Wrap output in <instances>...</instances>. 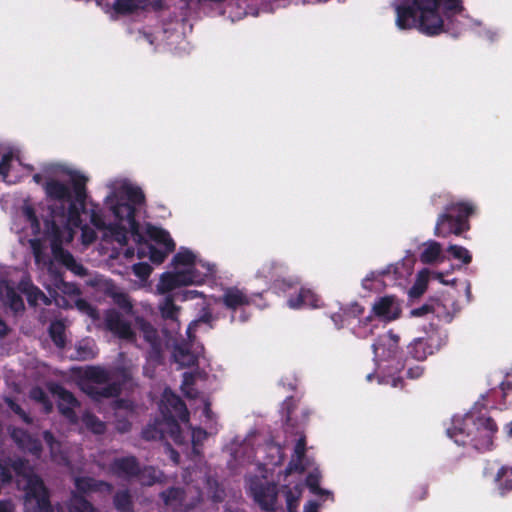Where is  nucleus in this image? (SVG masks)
Segmentation results:
<instances>
[{
  "mask_svg": "<svg viewBox=\"0 0 512 512\" xmlns=\"http://www.w3.org/2000/svg\"><path fill=\"white\" fill-rule=\"evenodd\" d=\"M462 10V0H411V4L396 7V24L400 29L417 27L423 34L435 36L445 31L440 11L450 18Z\"/></svg>",
  "mask_w": 512,
  "mask_h": 512,
  "instance_id": "f257e3e1",
  "label": "nucleus"
},
{
  "mask_svg": "<svg viewBox=\"0 0 512 512\" xmlns=\"http://www.w3.org/2000/svg\"><path fill=\"white\" fill-rule=\"evenodd\" d=\"M71 186L74 193L67 204L49 205L48 215L44 219L45 233H52L56 227L61 235L69 234L71 237V227L79 228L82 225L81 213L85 212L88 178L77 172L70 173Z\"/></svg>",
  "mask_w": 512,
  "mask_h": 512,
  "instance_id": "f03ea898",
  "label": "nucleus"
},
{
  "mask_svg": "<svg viewBox=\"0 0 512 512\" xmlns=\"http://www.w3.org/2000/svg\"><path fill=\"white\" fill-rule=\"evenodd\" d=\"M498 432V426L490 416L467 414L463 418L453 420L447 434L461 446L470 445L478 451H488L493 447V439Z\"/></svg>",
  "mask_w": 512,
  "mask_h": 512,
  "instance_id": "7ed1b4c3",
  "label": "nucleus"
},
{
  "mask_svg": "<svg viewBox=\"0 0 512 512\" xmlns=\"http://www.w3.org/2000/svg\"><path fill=\"white\" fill-rule=\"evenodd\" d=\"M10 468L26 480L24 505L27 512H53L49 491L42 478L35 474L26 459L12 460Z\"/></svg>",
  "mask_w": 512,
  "mask_h": 512,
  "instance_id": "20e7f679",
  "label": "nucleus"
},
{
  "mask_svg": "<svg viewBox=\"0 0 512 512\" xmlns=\"http://www.w3.org/2000/svg\"><path fill=\"white\" fill-rule=\"evenodd\" d=\"M476 209L477 207L472 201H451L438 215L434 235L440 238H447L451 235L462 236L470 230V217L476 213Z\"/></svg>",
  "mask_w": 512,
  "mask_h": 512,
  "instance_id": "39448f33",
  "label": "nucleus"
},
{
  "mask_svg": "<svg viewBox=\"0 0 512 512\" xmlns=\"http://www.w3.org/2000/svg\"><path fill=\"white\" fill-rule=\"evenodd\" d=\"M144 202L145 195L138 186H125L117 194L106 199V204L109 205L115 219L127 222L134 241L143 239L139 222L136 220V206H140Z\"/></svg>",
  "mask_w": 512,
  "mask_h": 512,
  "instance_id": "423d86ee",
  "label": "nucleus"
},
{
  "mask_svg": "<svg viewBox=\"0 0 512 512\" xmlns=\"http://www.w3.org/2000/svg\"><path fill=\"white\" fill-rule=\"evenodd\" d=\"M283 406L285 410V431L299 436L294 447V455L298 461H302L306 453V436L303 429L308 422L310 411L307 408L300 407L298 401L292 396L284 401Z\"/></svg>",
  "mask_w": 512,
  "mask_h": 512,
  "instance_id": "0eeeda50",
  "label": "nucleus"
},
{
  "mask_svg": "<svg viewBox=\"0 0 512 512\" xmlns=\"http://www.w3.org/2000/svg\"><path fill=\"white\" fill-rule=\"evenodd\" d=\"M425 336L415 338L407 346V353L417 361H424L434 355L447 343V333L434 323L424 327Z\"/></svg>",
  "mask_w": 512,
  "mask_h": 512,
  "instance_id": "6e6552de",
  "label": "nucleus"
},
{
  "mask_svg": "<svg viewBox=\"0 0 512 512\" xmlns=\"http://www.w3.org/2000/svg\"><path fill=\"white\" fill-rule=\"evenodd\" d=\"M84 377L90 383L85 384L83 390L96 401L104 398L117 397L121 392V387L118 383H108L111 375L109 371L103 367H87L84 371Z\"/></svg>",
  "mask_w": 512,
  "mask_h": 512,
  "instance_id": "1a4fd4ad",
  "label": "nucleus"
},
{
  "mask_svg": "<svg viewBox=\"0 0 512 512\" xmlns=\"http://www.w3.org/2000/svg\"><path fill=\"white\" fill-rule=\"evenodd\" d=\"M160 411L171 436L175 438L181 432L179 421L186 423L190 418L186 403L180 396L167 388L162 395Z\"/></svg>",
  "mask_w": 512,
  "mask_h": 512,
  "instance_id": "9d476101",
  "label": "nucleus"
},
{
  "mask_svg": "<svg viewBox=\"0 0 512 512\" xmlns=\"http://www.w3.org/2000/svg\"><path fill=\"white\" fill-rule=\"evenodd\" d=\"M401 306L399 300L394 295H385L376 299L372 306V314L365 317L363 321H360L358 328L354 330L357 337L365 338L373 333V329L369 328L367 331L365 328L373 321L374 317H377L385 322H391L400 317Z\"/></svg>",
  "mask_w": 512,
  "mask_h": 512,
  "instance_id": "9b49d317",
  "label": "nucleus"
},
{
  "mask_svg": "<svg viewBox=\"0 0 512 512\" xmlns=\"http://www.w3.org/2000/svg\"><path fill=\"white\" fill-rule=\"evenodd\" d=\"M47 388L53 396L57 397L59 413L69 422L76 424L78 422V416L75 409L80 406V402L74 394L63 385L56 382L48 383Z\"/></svg>",
  "mask_w": 512,
  "mask_h": 512,
  "instance_id": "f8f14e48",
  "label": "nucleus"
},
{
  "mask_svg": "<svg viewBox=\"0 0 512 512\" xmlns=\"http://www.w3.org/2000/svg\"><path fill=\"white\" fill-rule=\"evenodd\" d=\"M137 324L143 339L149 344L147 360L155 365L162 364L164 360V350L158 330L145 319H138Z\"/></svg>",
  "mask_w": 512,
  "mask_h": 512,
  "instance_id": "ddd939ff",
  "label": "nucleus"
},
{
  "mask_svg": "<svg viewBox=\"0 0 512 512\" xmlns=\"http://www.w3.org/2000/svg\"><path fill=\"white\" fill-rule=\"evenodd\" d=\"M202 280V277L199 274H196L194 269L165 272L160 277L158 289L162 293H168L177 287L199 284Z\"/></svg>",
  "mask_w": 512,
  "mask_h": 512,
  "instance_id": "4468645a",
  "label": "nucleus"
},
{
  "mask_svg": "<svg viewBox=\"0 0 512 512\" xmlns=\"http://www.w3.org/2000/svg\"><path fill=\"white\" fill-rule=\"evenodd\" d=\"M375 359L393 360L399 357L401 352L400 337L392 330L379 336L372 344Z\"/></svg>",
  "mask_w": 512,
  "mask_h": 512,
  "instance_id": "2eb2a0df",
  "label": "nucleus"
},
{
  "mask_svg": "<svg viewBox=\"0 0 512 512\" xmlns=\"http://www.w3.org/2000/svg\"><path fill=\"white\" fill-rule=\"evenodd\" d=\"M251 494L255 502L265 511L275 510L277 501V487L274 483H263L259 480L250 485Z\"/></svg>",
  "mask_w": 512,
  "mask_h": 512,
  "instance_id": "dca6fc26",
  "label": "nucleus"
},
{
  "mask_svg": "<svg viewBox=\"0 0 512 512\" xmlns=\"http://www.w3.org/2000/svg\"><path fill=\"white\" fill-rule=\"evenodd\" d=\"M257 297L260 298L261 294L253 293L248 295L243 289L232 286L224 289L218 302L222 303L226 309L234 312L241 307L255 304V298Z\"/></svg>",
  "mask_w": 512,
  "mask_h": 512,
  "instance_id": "f3484780",
  "label": "nucleus"
},
{
  "mask_svg": "<svg viewBox=\"0 0 512 512\" xmlns=\"http://www.w3.org/2000/svg\"><path fill=\"white\" fill-rule=\"evenodd\" d=\"M104 321L107 330L118 338L130 341L135 339V333L132 330L131 324L125 320L117 310H108L105 314Z\"/></svg>",
  "mask_w": 512,
  "mask_h": 512,
  "instance_id": "a211bd4d",
  "label": "nucleus"
},
{
  "mask_svg": "<svg viewBox=\"0 0 512 512\" xmlns=\"http://www.w3.org/2000/svg\"><path fill=\"white\" fill-rule=\"evenodd\" d=\"M43 190L47 200L53 202L50 205L67 204L74 198L73 189L71 190L67 184L58 179L50 178L46 180L43 184Z\"/></svg>",
  "mask_w": 512,
  "mask_h": 512,
  "instance_id": "6ab92c4d",
  "label": "nucleus"
},
{
  "mask_svg": "<svg viewBox=\"0 0 512 512\" xmlns=\"http://www.w3.org/2000/svg\"><path fill=\"white\" fill-rule=\"evenodd\" d=\"M10 437L19 449L39 458L42 454L43 447L39 438L31 435L23 428L14 427L10 431Z\"/></svg>",
  "mask_w": 512,
  "mask_h": 512,
  "instance_id": "aec40b11",
  "label": "nucleus"
},
{
  "mask_svg": "<svg viewBox=\"0 0 512 512\" xmlns=\"http://www.w3.org/2000/svg\"><path fill=\"white\" fill-rule=\"evenodd\" d=\"M140 463L133 455L114 458L110 463V472L118 478L135 479L139 474Z\"/></svg>",
  "mask_w": 512,
  "mask_h": 512,
  "instance_id": "412c9836",
  "label": "nucleus"
},
{
  "mask_svg": "<svg viewBox=\"0 0 512 512\" xmlns=\"http://www.w3.org/2000/svg\"><path fill=\"white\" fill-rule=\"evenodd\" d=\"M50 240V247L54 258L63 264L66 268L74 264V256L63 248V239L65 235H61L59 230L54 227L52 233H45Z\"/></svg>",
  "mask_w": 512,
  "mask_h": 512,
  "instance_id": "4be33fe9",
  "label": "nucleus"
},
{
  "mask_svg": "<svg viewBox=\"0 0 512 512\" xmlns=\"http://www.w3.org/2000/svg\"><path fill=\"white\" fill-rule=\"evenodd\" d=\"M76 489L83 494L91 492H106L111 493L113 485L104 480H98L89 476L77 477L75 479Z\"/></svg>",
  "mask_w": 512,
  "mask_h": 512,
  "instance_id": "5701e85b",
  "label": "nucleus"
},
{
  "mask_svg": "<svg viewBox=\"0 0 512 512\" xmlns=\"http://www.w3.org/2000/svg\"><path fill=\"white\" fill-rule=\"evenodd\" d=\"M320 297L309 288H301L297 295L288 299V306L292 309L302 307L318 308L320 307Z\"/></svg>",
  "mask_w": 512,
  "mask_h": 512,
  "instance_id": "b1692460",
  "label": "nucleus"
},
{
  "mask_svg": "<svg viewBox=\"0 0 512 512\" xmlns=\"http://www.w3.org/2000/svg\"><path fill=\"white\" fill-rule=\"evenodd\" d=\"M138 244L137 256L139 259L149 257L150 261L154 264H162L168 254L167 248L158 249L153 244L149 243L144 237L140 241H135Z\"/></svg>",
  "mask_w": 512,
  "mask_h": 512,
  "instance_id": "393cba45",
  "label": "nucleus"
},
{
  "mask_svg": "<svg viewBox=\"0 0 512 512\" xmlns=\"http://www.w3.org/2000/svg\"><path fill=\"white\" fill-rule=\"evenodd\" d=\"M116 221L108 224L105 229V236L124 246L128 243V234H131V231L125 220L116 219Z\"/></svg>",
  "mask_w": 512,
  "mask_h": 512,
  "instance_id": "a878e982",
  "label": "nucleus"
},
{
  "mask_svg": "<svg viewBox=\"0 0 512 512\" xmlns=\"http://www.w3.org/2000/svg\"><path fill=\"white\" fill-rule=\"evenodd\" d=\"M173 358L182 367H191L197 364L198 357L191 351L190 343L182 342L174 347Z\"/></svg>",
  "mask_w": 512,
  "mask_h": 512,
  "instance_id": "bb28decb",
  "label": "nucleus"
},
{
  "mask_svg": "<svg viewBox=\"0 0 512 512\" xmlns=\"http://www.w3.org/2000/svg\"><path fill=\"white\" fill-rule=\"evenodd\" d=\"M146 234L150 240L162 245L163 248H167L168 252H173L175 250V242L171 238L169 232L165 229L149 224L146 229Z\"/></svg>",
  "mask_w": 512,
  "mask_h": 512,
  "instance_id": "cd10ccee",
  "label": "nucleus"
},
{
  "mask_svg": "<svg viewBox=\"0 0 512 512\" xmlns=\"http://www.w3.org/2000/svg\"><path fill=\"white\" fill-rule=\"evenodd\" d=\"M159 310L162 318L172 323L173 329H179L178 314L180 307L175 304L174 297L167 295L163 302L159 305Z\"/></svg>",
  "mask_w": 512,
  "mask_h": 512,
  "instance_id": "c85d7f7f",
  "label": "nucleus"
},
{
  "mask_svg": "<svg viewBox=\"0 0 512 512\" xmlns=\"http://www.w3.org/2000/svg\"><path fill=\"white\" fill-rule=\"evenodd\" d=\"M18 290L26 295L28 304L30 306H37L40 297H44V293L33 284L30 277H22L18 283Z\"/></svg>",
  "mask_w": 512,
  "mask_h": 512,
  "instance_id": "c756f323",
  "label": "nucleus"
},
{
  "mask_svg": "<svg viewBox=\"0 0 512 512\" xmlns=\"http://www.w3.org/2000/svg\"><path fill=\"white\" fill-rule=\"evenodd\" d=\"M499 494L506 496L512 493V466H501L494 478Z\"/></svg>",
  "mask_w": 512,
  "mask_h": 512,
  "instance_id": "7c9ffc66",
  "label": "nucleus"
},
{
  "mask_svg": "<svg viewBox=\"0 0 512 512\" xmlns=\"http://www.w3.org/2000/svg\"><path fill=\"white\" fill-rule=\"evenodd\" d=\"M164 474L162 471L157 469L154 466L147 465L143 467H139V474L136 476L137 479L142 486H153L156 483L162 481Z\"/></svg>",
  "mask_w": 512,
  "mask_h": 512,
  "instance_id": "2f4dec72",
  "label": "nucleus"
},
{
  "mask_svg": "<svg viewBox=\"0 0 512 512\" xmlns=\"http://www.w3.org/2000/svg\"><path fill=\"white\" fill-rule=\"evenodd\" d=\"M30 247L34 256L35 264L40 268H47L52 272L53 261L48 254L45 253L44 247L39 239H31Z\"/></svg>",
  "mask_w": 512,
  "mask_h": 512,
  "instance_id": "473e14b6",
  "label": "nucleus"
},
{
  "mask_svg": "<svg viewBox=\"0 0 512 512\" xmlns=\"http://www.w3.org/2000/svg\"><path fill=\"white\" fill-rule=\"evenodd\" d=\"M213 322H214V317H213L211 311L208 309H204L203 313L198 317V319L192 321L188 325L187 330H186L188 341L190 343L195 341L196 331L201 324H206L208 326V329H212Z\"/></svg>",
  "mask_w": 512,
  "mask_h": 512,
  "instance_id": "72a5a7b5",
  "label": "nucleus"
},
{
  "mask_svg": "<svg viewBox=\"0 0 512 512\" xmlns=\"http://www.w3.org/2000/svg\"><path fill=\"white\" fill-rule=\"evenodd\" d=\"M113 505L118 512H132L134 503L128 489L118 490L113 496Z\"/></svg>",
  "mask_w": 512,
  "mask_h": 512,
  "instance_id": "f704fd0d",
  "label": "nucleus"
},
{
  "mask_svg": "<svg viewBox=\"0 0 512 512\" xmlns=\"http://www.w3.org/2000/svg\"><path fill=\"white\" fill-rule=\"evenodd\" d=\"M159 497L165 506L181 505L185 499V491L180 487H169L160 492Z\"/></svg>",
  "mask_w": 512,
  "mask_h": 512,
  "instance_id": "c9c22d12",
  "label": "nucleus"
},
{
  "mask_svg": "<svg viewBox=\"0 0 512 512\" xmlns=\"http://www.w3.org/2000/svg\"><path fill=\"white\" fill-rule=\"evenodd\" d=\"M441 252L442 247L439 242L429 241L420 254V261L424 264H433L439 259Z\"/></svg>",
  "mask_w": 512,
  "mask_h": 512,
  "instance_id": "e433bc0d",
  "label": "nucleus"
},
{
  "mask_svg": "<svg viewBox=\"0 0 512 512\" xmlns=\"http://www.w3.org/2000/svg\"><path fill=\"white\" fill-rule=\"evenodd\" d=\"M49 336L53 343L58 348H64L66 345V336H65V325L61 320L52 321L49 329Z\"/></svg>",
  "mask_w": 512,
  "mask_h": 512,
  "instance_id": "4c0bfd02",
  "label": "nucleus"
},
{
  "mask_svg": "<svg viewBox=\"0 0 512 512\" xmlns=\"http://www.w3.org/2000/svg\"><path fill=\"white\" fill-rule=\"evenodd\" d=\"M69 512H98L83 495L73 493L69 503Z\"/></svg>",
  "mask_w": 512,
  "mask_h": 512,
  "instance_id": "58836bf2",
  "label": "nucleus"
},
{
  "mask_svg": "<svg viewBox=\"0 0 512 512\" xmlns=\"http://www.w3.org/2000/svg\"><path fill=\"white\" fill-rule=\"evenodd\" d=\"M284 495L286 499L287 511L298 512L299 500L302 495V487L300 485H296L294 488L285 486Z\"/></svg>",
  "mask_w": 512,
  "mask_h": 512,
  "instance_id": "ea45409f",
  "label": "nucleus"
},
{
  "mask_svg": "<svg viewBox=\"0 0 512 512\" xmlns=\"http://www.w3.org/2000/svg\"><path fill=\"white\" fill-rule=\"evenodd\" d=\"M82 422L85 425V427L94 434L101 435L104 434L106 431L105 423L91 412H85L83 414Z\"/></svg>",
  "mask_w": 512,
  "mask_h": 512,
  "instance_id": "a19ab883",
  "label": "nucleus"
},
{
  "mask_svg": "<svg viewBox=\"0 0 512 512\" xmlns=\"http://www.w3.org/2000/svg\"><path fill=\"white\" fill-rule=\"evenodd\" d=\"M196 257L194 253L189 249H181L179 252H177L172 259V265L177 266H188L187 269H195ZM197 273V271H195Z\"/></svg>",
  "mask_w": 512,
  "mask_h": 512,
  "instance_id": "79ce46f5",
  "label": "nucleus"
},
{
  "mask_svg": "<svg viewBox=\"0 0 512 512\" xmlns=\"http://www.w3.org/2000/svg\"><path fill=\"white\" fill-rule=\"evenodd\" d=\"M6 300L11 310L15 313L25 310L24 301L20 294H18L13 287H7Z\"/></svg>",
  "mask_w": 512,
  "mask_h": 512,
  "instance_id": "37998d69",
  "label": "nucleus"
},
{
  "mask_svg": "<svg viewBox=\"0 0 512 512\" xmlns=\"http://www.w3.org/2000/svg\"><path fill=\"white\" fill-rule=\"evenodd\" d=\"M447 252L457 260L462 261L463 264H470L472 261L471 253L463 246L451 244L447 248Z\"/></svg>",
  "mask_w": 512,
  "mask_h": 512,
  "instance_id": "c03bdc74",
  "label": "nucleus"
},
{
  "mask_svg": "<svg viewBox=\"0 0 512 512\" xmlns=\"http://www.w3.org/2000/svg\"><path fill=\"white\" fill-rule=\"evenodd\" d=\"M6 404L12 412L19 416L24 423L30 425L33 423V418L13 399L7 398Z\"/></svg>",
  "mask_w": 512,
  "mask_h": 512,
  "instance_id": "a18cd8bd",
  "label": "nucleus"
},
{
  "mask_svg": "<svg viewBox=\"0 0 512 512\" xmlns=\"http://www.w3.org/2000/svg\"><path fill=\"white\" fill-rule=\"evenodd\" d=\"M55 285L64 293V294H67V295H74V296H77L80 294V289L74 285V284H70V283H66L61 274H56L55 275Z\"/></svg>",
  "mask_w": 512,
  "mask_h": 512,
  "instance_id": "49530a36",
  "label": "nucleus"
},
{
  "mask_svg": "<svg viewBox=\"0 0 512 512\" xmlns=\"http://www.w3.org/2000/svg\"><path fill=\"white\" fill-rule=\"evenodd\" d=\"M95 356L96 353L88 342L80 343L76 346V359L86 361L94 359Z\"/></svg>",
  "mask_w": 512,
  "mask_h": 512,
  "instance_id": "de8ad7c7",
  "label": "nucleus"
},
{
  "mask_svg": "<svg viewBox=\"0 0 512 512\" xmlns=\"http://www.w3.org/2000/svg\"><path fill=\"white\" fill-rule=\"evenodd\" d=\"M134 0H115L113 8L118 14L126 15L132 13L136 9Z\"/></svg>",
  "mask_w": 512,
  "mask_h": 512,
  "instance_id": "09e8293b",
  "label": "nucleus"
},
{
  "mask_svg": "<svg viewBox=\"0 0 512 512\" xmlns=\"http://www.w3.org/2000/svg\"><path fill=\"white\" fill-rule=\"evenodd\" d=\"M90 222L98 230H105L108 224H106L101 211L98 207L92 208L90 211Z\"/></svg>",
  "mask_w": 512,
  "mask_h": 512,
  "instance_id": "8fccbe9b",
  "label": "nucleus"
},
{
  "mask_svg": "<svg viewBox=\"0 0 512 512\" xmlns=\"http://www.w3.org/2000/svg\"><path fill=\"white\" fill-rule=\"evenodd\" d=\"M133 273L142 280H146L152 273V267L146 262H139L133 265Z\"/></svg>",
  "mask_w": 512,
  "mask_h": 512,
  "instance_id": "3c124183",
  "label": "nucleus"
},
{
  "mask_svg": "<svg viewBox=\"0 0 512 512\" xmlns=\"http://www.w3.org/2000/svg\"><path fill=\"white\" fill-rule=\"evenodd\" d=\"M163 437V432L156 425H148L142 431V438L145 440H157Z\"/></svg>",
  "mask_w": 512,
  "mask_h": 512,
  "instance_id": "603ef678",
  "label": "nucleus"
},
{
  "mask_svg": "<svg viewBox=\"0 0 512 512\" xmlns=\"http://www.w3.org/2000/svg\"><path fill=\"white\" fill-rule=\"evenodd\" d=\"M23 213L27 221L30 223L32 229L38 231L40 229V221L36 215L34 208L31 206H26L23 209Z\"/></svg>",
  "mask_w": 512,
  "mask_h": 512,
  "instance_id": "864d4df0",
  "label": "nucleus"
},
{
  "mask_svg": "<svg viewBox=\"0 0 512 512\" xmlns=\"http://www.w3.org/2000/svg\"><path fill=\"white\" fill-rule=\"evenodd\" d=\"M283 268V265L282 264H279L277 262H274V261H269V262H266L261 270L259 271V273H261L262 275H264L265 277H271L273 278L276 271L277 270H281Z\"/></svg>",
  "mask_w": 512,
  "mask_h": 512,
  "instance_id": "5fc2aeb1",
  "label": "nucleus"
},
{
  "mask_svg": "<svg viewBox=\"0 0 512 512\" xmlns=\"http://www.w3.org/2000/svg\"><path fill=\"white\" fill-rule=\"evenodd\" d=\"M13 154L11 152L5 153L0 160V175L6 178L10 171Z\"/></svg>",
  "mask_w": 512,
  "mask_h": 512,
  "instance_id": "6e6d98bb",
  "label": "nucleus"
},
{
  "mask_svg": "<svg viewBox=\"0 0 512 512\" xmlns=\"http://www.w3.org/2000/svg\"><path fill=\"white\" fill-rule=\"evenodd\" d=\"M306 484L313 493L322 494L324 491L320 488L319 477L313 473H309L306 478Z\"/></svg>",
  "mask_w": 512,
  "mask_h": 512,
  "instance_id": "4d7b16f0",
  "label": "nucleus"
},
{
  "mask_svg": "<svg viewBox=\"0 0 512 512\" xmlns=\"http://www.w3.org/2000/svg\"><path fill=\"white\" fill-rule=\"evenodd\" d=\"M29 397L37 403L42 404L48 398L44 389L40 386L33 387L29 392Z\"/></svg>",
  "mask_w": 512,
  "mask_h": 512,
  "instance_id": "13d9d810",
  "label": "nucleus"
},
{
  "mask_svg": "<svg viewBox=\"0 0 512 512\" xmlns=\"http://www.w3.org/2000/svg\"><path fill=\"white\" fill-rule=\"evenodd\" d=\"M77 309L88 316L93 317L95 315V308L85 299L79 298L75 301Z\"/></svg>",
  "mask_w": 512,
  "mask_h": 512,
  "instance_id": "bf43d9fd",
  "label": "nucleus"
},
{
  "mask_svg": "<svg viewBox=\"0 0 512 512\" xmlns=\"http://www.w3.org/2000/svg\"><path fill=\"white\" fill-rule=\"evenodd\" d=\"M115 303L125 311L132 310V304L127 294L125 293H117L114 296Z\"/></svg>",
  "mask_w": 512,
  "mask_h": 512,
  "instance_id": "052dcab7",
  "label": "nucleus"
},
{
  "mask_svg": "<svg viewBox=\"0 0 512 512\" xmlns=\"http://www.w3.org/2000/svg\"><path fill=\"white\" fill-rule=\"evenodd\" d=\"M12 473L8 466H6L1 460H0V482L3 485L10 484L12 482Z\"/></svg>",
  "mask_w": 512,
  "mask_h": 512,
  "instance_id": "680f3d73",
  "label": "nucleus"
},
{
  "mask_svg": "<svg viewBox=\"0 0 512 512\" xmlns=\"http://www.w3.org/2000/svg\"><path fill=\"white\" fill-rule=\"evenodd\" d=\"M433 306L430 304H423L420 307L410 310V317H423L429 313H433Z\"/></svg>",
  "mask_w": 512,
  "mask_h": 512,
  "instance_id": "e2e57ef3",
  "label": "nucleus"
},
{
  "mask_svg": "<svg viewBox=\"0 0 512 512\" xmlns=\"http://www.w3.org/2000/svg\"><path fill=\"white\" fill-rule=\"evenodd\" d=\"M97 238L96 232L90 229L88 226L82 227V241L84 244H91Z\"/></svg>",
  "mask_w": 512,
  "mask_h": 512,
  "instance_id": "0e129e2a",
  "label": "nucleus"
},
{
  "mask_svg": "<svg viewBox=\"0 0 512 512\" xmlns=\"http://www.w3.org/2000/svg\"><path fill=\"white\" fill-rule=\"evenodd\" d=\"M424 370L423 366L415 365L407 370L406 376L409 379H419L424 374Z\"/></svg>",
  "mask_w": 512,
  "mask_h": 512,
  "instance_id": "69168bd1",
  "label": "nucleus"
},
{
  "mask_svg": "<svg viewBox=\"0 0 512 512\" xmlns=\"http://www.w3.org/2000/svg\"><path fill=\"white\" fill-rule=\"evenodd\" d=\"M427 287V281L424 279H418L417 282L414 284V286L411 289V294L414 296L421 295Z\"/></svg>",
  "mask_w": 512,
  "mask_h": 512,
  "instance_id": "338daca9",
  "label": "nucleus"
},
{
  "mask_svg": "<svg viewBox=\"0 0 512 512\" xmlns=\"http://www.w3.org/2000/svg\"><path fill=\"white\" fill-rule=\"evenodd\" d=\"M115 407L117 409H124L127 411H133L134 403L128 399H117L115 402Z\"/></svg>",
  "mask_w": 512,
  "mask_h": 512,
  "instance_id": "774afa93",
  "label": "nucleus"
}]
</instances>
